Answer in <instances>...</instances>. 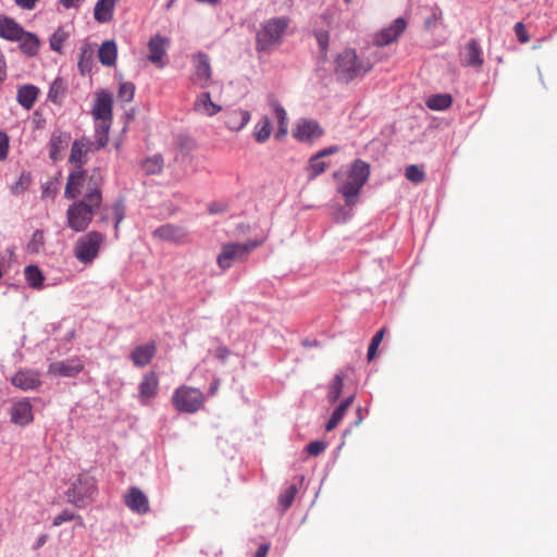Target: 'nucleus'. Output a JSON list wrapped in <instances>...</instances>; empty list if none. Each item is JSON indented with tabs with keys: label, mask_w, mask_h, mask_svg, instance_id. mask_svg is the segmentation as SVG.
Listing matches in <instances>:
<instances>
[{
	"label": "nucleus",
	"mask_w": 557,
	"mask_h": 557,
	"mask_svg": "<svg viewBox=\"0 0 557 557\" xmlns=\"http://www.w3.org/2000/svg\"><path fill=\"white\" fill-rule=\"evenodd\" d=\"M101 203L102 199L97 193H85L82 200L73 202L67 208V226L76 233L86 231Z\"/></svg>",
	"instance_id": "1"
},
{
	"label": "nucleus",
	"mask_w": 557,
	"mask_h": 557,
	"mask_svg": "<svg viewBox=\"0 0 557 557\" xmlns=\"http://www.w3.org/2000/svg\"><path fill=\"white\" fill-rule=\"evenodd\" d=\"M289 24L288 16L271 17L262 22L256 34V50L270 52L281 46Z\"/></svg>",
	"instance_id": "2"
},
{
	"label": "nucleus",
	"mask_w": 557,
	"mask_h": 557,
	"mask_svg": "<svg viewBox=\"0 0 557 557\" xmlns=\"http://www.w3.org/2000/svg\"><path fill=\"white\" fill-rule=\"evenodd\" d=\"M371 69L372 64L370 62L358 61L355 50L346 49L337 55L335 74L338 81L348 83L359 75L368 73Z\"/></svg>",
	"instance_id": "3"
},
{
	"label": "nucleus",
	"mask_w": 557,
	"mask_h": 557,
	"mask_svg": "<svg viewBox=\"0 0 557 557\" xmlns=\"http://www.w3.org/2000/svg\"><path fill=\"white\" fill-rule=\"evenodd\" d=\"M65 494L70 503L76 507H85L95 499L96 480L88 472H83L73 481Z\"/></svg>",
	"instance_id": "4"
},
{
	"label": "nucleus",
	"mask_w": 557,
	"mask_h": 557,
	"mask_svg": "<svg viewBox=\"0 0 557 557\" xmlns=\"http://www.w3.org/2000/svg\"><path fill=\"white\" fill-rule=\"evenodd\" d=\"M104 235L98 231H91L81 236L74 246L75 258L84 264L91 263L99 255Z\"/></svg>",
	"instance_id": "5"
},
{
	"label": "nucleus",
	"mask_w": 557,
	"mask_h": 557,
	"mask_svg": "<svg viewBox=\"0 0 557 557\" xmlns=\"http://www.w3.org/2000/svg\"><path fill=\"white\" fill-rule=\"evenodd\" d=\"M172 401L180 412L195 413L203 406L205 396L199 388L181 386L175 389Z\"/></svg>",
	"instance_id": "6"
},
{
	"label": "nucleus",
	"mask_w": 557,
	"mask_h": 557,
	"mask_svg": "<svg viewBox=\"0 0 557 557\" xmlns=\"http://www.w3.org/2000/svg\"><path fill=\"white\" fill-rule=\"evenodd\" d=\"M260 245V240H248L244 244L223 245L216 262L221 269L226 270L232 267L234 261L244 260L251 250Z\"/></svg>",
	"instance_id": "7"
},
{
	"label": "nucleus",
	"mask_w": 557,
	"mask_h": 557,
	"mask_svg": "<svg viewBox=\"0 0 557 557\" xmlns=\"http://www.w3.org/2000/svg\"><path fill=\"white\" fill-rule=\"evenodd\" d=\"M9 414L11 422L17 426L25 428L34 421L33 406L28 398L12 399Z\"/></svg>",
	"instance_id": "8"
},
{
	"label": "nucleus",
	"mask_w": 557,
	"mask_h": 557,
	"mask_svg": "<svg viewBox=\"0 0 557 557\" xmlns=\"http://www.w3.org/2000/svg\"><path fill=\"white\" fill-rule=\"evenodd\" d=\"M294 137L301 143H310L323 135V129L314 120L301 119L293 129Z\"/></svg>",
	"instance_id": "9"
},
{
	"label": "nucleus",
	"mask_w": 557,
	"mask_h": 557,
	"mask_svg": "<svg viewBox=\"0 0 557 557\" xmlns=\"http://www.w3.org/2000/svg\"><path fill=\"white\" fill-rule=\"evenodd\" d=\"M95 150V143L87 137H82L73 141L69 162L76 169H82L87 162V154Z\"/></svg>",
	"instance_id": "10"
},
{
	"label": "nucleus",
	"mask_w": 557,
	"mask_h": 557,
	"mask_svg": "<svg viewBox=\"0 0 557 557\" xmlns=\"http://www.w3.org/2000/svg\"><path fill=\"white\" fill-rule=\"evenodd\" d=\"M407 22L404 17H397L393 23L380 30L374 37V44L379 47L387 46L404 33L406 29Z\"/></svg>",
	"instance_id": "11"
},
{
	"label": "nucleus",
	"mask_w": 557,
	"mask_h": 557,
	"mask_svg": "<svg viewBox=\"0 0 557 557\" xmlns=\"http://www.w3.org/2000/svg\"><path fill=\"white\" fill-rule=\"evenodd\" d=\"M13 386L26 392L38 388L41 385L40 374L38 371L23 369L17 371L12 377Z\"/></svg>",
	"instance_id": "12"
},
{
	"label": "nucleus",
	"mask_w": 557,
	"mask_h": 557,
	"mask_svg": "<svg viewBox=\"0 0 557 557\" xmlns=\"http://www.w3.org/2000/svg\"><path fill=\"white\" fill-rule=\"evenodd\" d=\"M112 96L110 92L102 90L97 94L92 107V115L96 120L103 123H111L112 121Z\"/></svg>",
	"instance_id": "13"
},
{
	"label": "nucleus",
	"mask_w": 557,
	"mask_h": 557,
	"mask_svg": "<svg viewBox=\"0 0 557 557\" xmlns=\"http://www.w3.org/2000/svg\"><path fill=\"white\" fill-rule=\"evenodd\" d=\"M71 134L61 129L52 132L50 140L48 143L49 158L53 162L61 160V153L69 147L71 141Z\"/></svg>",
	"instance_id": "14"
},
{
	"label": "nucleus",
	"mask_w": 557,
	"mask_h": 557,
	"mask_svg": "<svg viewBox=\"0 0 557 557\" xmlns=\"http://www.w3.org/2000/svg\"><path fill=\"white\" fill-rule=\"evenodd\" d=\"M194 82L200 87H206L212 75L210 58L207 53L199 51L195 58Z\"/></svg>",
	"instance_id": "15"
},
{
	"label": "nucleus",
	"mask_w": 557,
	"mask_h": 557,
	"mask_svg": "<svg viewBox=\"0 0 557 557\" xmlns=\"http://www.w3.org/2000/svg\"><path fill=\"white\" fill-rule=\"evenodd\" d=\"M84 369L78 359H66L50 364L49 372L64 377H75Z\"/></svg>",
	"instance_id": "16"
},
{
	"label": "nucleus",
	"mask_w": 557,
	"mask_h": 557,
	"mask_svg": "<svg viewBox=\"0 0 557 557\" xmlns=\"http://www.w3.org/2000/svg\"><path fill=\"white\" fill-rule=\"evenodd\" d=\"M159 380L154 372H148L144 374L139 386V400L143 405H146L149 399L156 397L158 394Z\"/></svg>",
	"instance_id": "17"
},
{
	"label": "nucleus",
	"mask_w": 557,
	"mask_h": 557,
	"mask_svg": "<svg viewBox=\"0 0 557 557\" xmlns=\"http://www.w3.org/2000/svg\"><path fill=\"white\" fill-rule=\"evenodd\" d=\"M86 181V172L83 169H76L71 172L64 190L66 199H76L82 194V188Z\"/></svg>",
	"instance_id": "18"
},
{
	"label": "nucleus",
	"mask_w": 557,
	"mask_h": 557,
	"mask_svg": "<svg viewBox=\"0 0 557 557\" xmlns=\"http://www.w3.org/2000/svg\"><path fill=\"white\" fill-rule=\"evenodd\" d=\"M250 117L249 111L237 108L225 113L224 124L230 131L238 132L248 124Z\"/></svg>",
	"instance_id": "19"
},
{
	"label": "nucleus",
	"mask_w": 557,
	"mask_h": 557,
	"mask_svg": "<svg viewBox=\"0 0 557 557\" xmlns=\"http://www.w3.org/2000/svg\"><path fill=\"white\" fill-rule=\"evenodd\" d=\"M157 352V345L154 342H149L145 345H139L134 348L131 354V359L134 366L143 368L150 363Z\"/></svg>",
	"instance_id": "20"
},
{
	"label": "nucleus",
	"mask_w": 557,
	"mask_h": 557,
	"mask_svg": "<svg viewBox=\"0 0 557 557\" xmlns=\"http://www.w3.org/2000/svg\"><path fill=\"white\" fill-rule=\"evenodd\" d=\"M125 504L131 510L138 513H146L149 510L148 498L138 487L129 488L125 495Z\"/></svg>",
	"instance_id": "21"
},
{
	"label": "nucleus",
	"mask_w": 557,
	"mask_h": 557,
	"mask_svg": "<svg viewBox=\"0 0 557 557\" xmlns=\"http://www.w3.org/2000/svg\"><path fill=\"white\" fill-rule=\"evenodd\" d=\"M370 176V164L361 159H356L348 172L347 180L363 187Z\"/></svg>",
	"instance_id": "22"
},
{
	"label": "nucleus",
	"mask_w": 557,
	"mask_h": 557,
	"mask_svg": "<svg viewBox=\"0 0 557 557\" xmlns=\"http://www.w3.org/2000/svg\"><path fill=\"white\" fill-rule=\"evenodd\" d=\"M25 29L13 18L0 17V37L10 41H17L24 35Z\"/></svg>",
	"instance_id": "23"
},
{
	"label": "nucleus",
	"mask_w": 557,
	"mask_h": 557,
	"mask_svg": "<svg viewBox=\"0 0 557 557\" xmlns=\"http://www.w3.org/2000/svg\"><path fill=\"white\" fill-rule=\"evenodd\" d=\"M483 51L478 39L472 38L466 46L465 63L468 66L481 67L483 65Z\"/></svg>",
	"instance_id": "24"
},
{
	"label": "nucleus",
	"mask_w": 557,
	"mask_h": 557,
	"mask_svg": "<svg viewBox=\"0 0 557 557\" xmlns=\"http://www.w3.org/2000/svg\"><path fill=\"white\" fill-rule=\"evenodd\" d=\"M39 88L34 85H23L17 89L16 100L26 110H30L38 97Z\"/></svg>",
	"instance_id": "25"
},
{
	"label": "nucleus",
	"mask_w": 557,
	"mask_h": 557,
	"mask_svg": "<svg viewBox=\"0 0 557 557\" xmlns=\"http://www.w3.org/2000/svg\"><path fill=\"white\" fill-rule=\"evenodd\" d=\"M194 109L197 112L205 113L208 116H213L221 111V107L211 100V95L208 91L201 92L195 103Z\"/></svg>",
	"instance_id": "26"
},
{
	"label": "nucleus",
	"mask_w": 557,
	"mask_h": 557,
	"mask_svg": "<svg viewBox=\"0 0 557 557\" xmlns=\"http://www.w3.org/2000/svg\"><path fill=\"white\" fill-rule=\"evenodd\" d=\"M153 236L168 242H180L185 233L182 227L172 224H163L153 231Z\"/></svg>",
	"instance_id": "27"
},
{
	"label": "nucleus",
	"mask_w": 557,
	"mask_h": 557,
	"mask_svg": "<svg viewBox=\"0 0 557 557\" xmlns=\"http://www.w3.org/2000/svg\"><path fill=\"white\" fill-rule=\"evenodd\" d=\"M166 39L160 35H156L150 38L148 42L149 55L148 60L154 64L161 63L163 55L165 54Z\"/></svg>",
	"instance_id": "28"
},
{
	"label": "nucleus",
	"mask_w": 557,
	"mask_h": 557,
	"mask_svg": "<svg viewBox=\"0 0 557 557\" xmlns=\"http://www.w3.org/2000/svg\"><path fill=\"white\" fill-rule=\"evenodd\" d=\"M361 188L362 187L360 185L346 180V182L337 187V191L343 196L345 203L352 207L358 201Z\"/></svg>",
	"instance_id": "29"
},
{
	"label": "nucleus",
	"mask_w": 557,
	"mask_h": 557,
	"mask_svg": "<svg viewBox=\"0 0 557 557\" xmlns=\"http://www.w3.org/2000/svg\"><path fill=\"white\" fill-rule=\"evenodd\" d=\"M115 0H98L94 9V17L99 23H108L113 17Z\"/></svg>",
	"instance_id": "30"
},
{
	"label": "nucleus",
	"mask_w": 557,
	"mask_h": 557,
	"mask_svg": "<svg viewBox=\"0 0 557 557\" xmlns=\"http://www.w3.org/2000/svg\"><path fill=\"white\" fill-rule=\"evenodd\" d=\"M116 55L117 48L114 40H107L99 47L98 57L102 65H114L116 61Z\"/></svg>",
	"instance_id": "31"
},
{
	"label": "nucleus",
	"mask_w": 557,
	"mask_h": 557,
	"mask_svg": "<svg viewBox=\"0 0 557 557\" xmlns=\"http://www.w3.org/2000/svg\"><path fill=\"white\" fill-rule=\"evenodd\" d=\"M18 41L20 49L24 54H26L27 57H35L38 54L40 41L34 33L25 30L24 35Z\"/></svg>",
	"instance_id": "32"
},
{
	"label": "nucleus",
	"mask_w": 557,
	"mask_h": 557,
	"mask_svg": "<svg viewBox=\"0 0 557 557\" xmlns=\"http://www.w3.org/2000/svg\"><path fill=\"white\" fill-rule=\"evenodd\" d=\"M27 284L35 289H40L44 285L45 276L37 265H27L24 270Z\"/></svg>",
	"instance_id": "33"
},
{
	"label": "nucleus",
	"mask_w": 557,
	"mask_h": 557,
	"mask_svg": "<svg viewBox=\"0 0 557 557\" xmlns=\"http://www.w3.org/2000/svg\"><path fill=\"white\" fill-rule=\"evenodd\" d=\"M453 99L449 94L432 95L426 99V107L433 111H443L451 106Z\"/></svg>",
	"instance_id": "34"
},
{
	"label": "nucleus",
	"mask_w": 557,
	"mask_h": 557,
	"mask_svg": "<svg viewBox=\"0 0 557 557\" xmlns=\"http://www.w3.org/2000/svg\"><path fill=\"white\" fill-rule=\"evenodd\" d=\"M271 134V122L268 116H262L256 124L253 131V138L257 143H264L269 139Z\"/></svg>",
	"instance_id": "35"
},
{
	"label": "nucleus",
	"mask_w": 557,
	"mask_h": 557,
	"mask_svg": "<svg viewBox=\"0 0 557 557\" xmlns=\"http://www.w3.org/2000/svg\"><path fill=\"white\" fill-rule=\"evenodd\" d=\"M66 90V84L63 78L57 77L50 85L48 100L53 103H60Z\"/></svg>",
	"instance_id": "36"
},
{
	"label": "nucleus",
	"mask_w": 557,
	"mask_h": 557,
	"mask_svg": "<svg viewBox=\"0 0 557 557\" xmlns=\"http://www.w3.org/2000/svg\"><path fill=\"white\" fill-rule=\"evenodd\" d=\"M329 163L323 161L322 158L318 157V154H313L309 159L308 165V180L312 181L317 178L320 174L324 173L327 169Z\"/></svg>",
	"instance_id": "37"
},
{
	"label": "nucleus",
	"mask_w": 557,
	"mask_h": 557,
	"mask_svg": "<svg viewBox=\"0 0 557 557\" xmlns=\"http://www.w3.org/2000/svg\"><path fill=\"white\" fill-rule=\"evenodd\" d=\"M143 169L147 175H154L162 172L163 169V158L161 154H154L152 157L147 158L143 162Z\"/></svg>",
	"instance_id": "38"
},
{
	"label": "nucleus",
	"mask_w": 557,
	"mask_h": 557,
	"mask_svg": "<svg viewBox=\"0 0 557 557\" xmlns=\"http://www.w3.org/2000/svg\"><path fill=\"white\" fill-rule=\"evenodd\" d=\"M102 182L103 176L101 170L99 168H95L88 176L86 193H97L99 197L102 199V194L100 189Z\"/></svg>",
	"instance_id": "39"
},
{
	"label": "nucleus",
	"mask_w": 557,
	"mask_h": 557,
	"mask_svg": "<svg viewBox=\"0 0 557 557\" xmlns=\"http://www.w3.org/2000/svg\"><path fill=\"white\" fill-rule=\"evenodd\" d=\"M343 381H344V379L341 373H337L334 375V377L329 386V393H327L329 403L335 404L339 399L342 389H343V385H344Z\"/></svg>",
	"instance_id": "40"
},
{
	"label": "nucleus",
	"mask_w": 557,
	"mask_h": 557,
	"mask_svg": "<svg viewBox=\"0 0 557 557\" xmlns=\"http://www.w3.org/2000/svg\"><path fill=\"white\" fill-rule=\"evenodd\" d=\"M176 148L184 154H189L196 148V141L189 135L178 134L175 137Z\"/></svg>",
	"instance_id": "41"
},
{
	"label": "nucleus",
	"mask_w": 557,
	"mask_h": 557,
	"mask_svg": "<svg viewBox=\"0 0 557 557\" xmlns=\"http://www.w3.org/2000/svg\"><path fill=\"white\" fill-rule=\"evenodd\" d=\"M109 129H110V123L101 122L96 127L97 140L95 143V150H100V149L104 148L108 145V141H109Z\"/></svg>",
	"instance_id": "42"
},
{
	"label": "nucleus",
	"mask_w": 557,
	"mask_h": 557,
	"mask_svg": "<svg viewBox=\"0 0 557 557\" xmlns=\"http://www.w3.org/2000/svg\"><path fill=\"white\" fill-rule=\"evenodd\" d=\"M67 38L69 34L59 27L49 39L51 50L61 53L63 44Z\"/></svg>",
	"instance_id": "43"
},
{
	"label": "nucleus",
	"mask_w": 557,
	"mask_h": 557,
	"mask_svg": "<svg viewBox=\"0 0 557 557\" xmlns=\"http://www.w3.org/2000/svg\"><path fill=\"white\" fill-rule=\"evenodd\" d=\"M92 64V55L91 51L88 49L87 46L82 47L81 53H79V61H78V67L82 74H86L91 70Z\"/></svg>",
	"instance_id": "44"
},
{
	"label": "nucleus",
	"mask_w": 557,
	"mask_h": 557,
	"mask_svg": "<svg viewBox=\"0 0 557 557\" xmlns=\"http://www.w3.org/2000/svg\"><path fill=\"white\" fill-rule=\"evenodd\" d=\"M297 493L296 485H289L278 497V505L283 510L289 508L295 499Z\"/></svg>",
	"instance_id": "45"
},
{
	"label": "nucleus",
	"mask_w": 557,
	"mask_h": 557,
	"mask_svg": "<svg viewBox=\"0 0 557 557\" xmlns=\"http://www.w3.org/2000/svg\"><path fill=\"white\" fill-rule=\"evenodd\" d=\"M405 176L408 181L419 184L425 178V173L416 164L408 165L405 171Z\"/></svg>",
	"instance_id": "46"
},
{
	"label": "nucleus",
	"mask_w": 557,
	"mask_h": 557,
	"mask_svg": "<svg viewBox=\"0 0 557 557\" xmlns=\"http://www.w3.org/2000/svg\"><path fill=\"white\" fill-rule=\"evenodd\" d=\"M384 334H385V329L383 327V329L379 330L375 333V335L372 337L370 345L368 347V352H367V358L369 361L373 360V358L375 357L376 349H377L379 345L381 344V342L384 337Z\"/></svg>",
	"instance_id": "47"
},
{
	"label": "nucleus",
	"mask_w": 557,
	"mask_h": 557,
	"mask_svg": "<svg viewBox=\"0 0 557 557\" xmlns=\"http://www.w3.org/2000/svg\"><path fill=\"white\" fill-rule=\"evenodd\" d=\"M135 95V85L131 82L122 83L119 87L117 97L125 102L133 100Z\"/></svg>",
	"instance_id": "48"
},
{
	"label": "nucleus",
	"mask_w": 557,
	"mask_h": 557,
	"mask_svg": "<svg viewBox=\"0 0 557 557\" xmlns=\"http://www.w3.org/2000/svg\"><path fill=\"white\" fill-rule=\"evenodd\" d=\"M443 17L442 10L434 5L431 8V14L424 20V27L426 29H434L437 25V22L441 21Z\"/></svg>",
	"instance_id": "49"
},
{
	"label": "nucleus",
	"mask_w": 557,
	"mask_h": 557,
	"mask_svg": "<svg viewBox=\"0 0 557 557\" xmlns=\"http://www.w3.org/2000/svg\"><path fill=\"white\" fill-rule=\"evenodd\" d=\"M30 185V175L29 173L23 172L18 178V181L11 186V191L14 195H20L24 193Z\"/></svg>",
	"instance_id": "50"
},
{
	"label": "nucleus",
	"mask_w": 557,
	"mask_h": 557,
	"mask_svg": "<svg viewBox=\"0 0 557 557\" xmlns=\"http://www.w3.org/2000/svg\"><path fill=\"white\" fill-rule=\"evenodd\" d=\"M113 214H114V220H115V223H114V230L115 232L117 233L119 232V226H120V223L124 220L125 218V206H124V201L122 199H119L116 200L114 203H113Z\"/></svg>",
	"instance_id": "51"
},
{
	"label": "nucleus",
	"mask_w": 557,
	"mask_h": 557,
	"mask_svg": "<svg viewBox=\"0 0 557 557\" xmlns=\"http://www.w3.org/2000/svg\"><path fill=\"white\" fill-rule=\"evenodd\" d=\"M315 39L319 45L322 57L324 58L326 55V51L329 48V39H330L329 32H326V30L317 32Z\"/></svg>",
	"instance_id": "52"
},
{
	"label": "nucleus",
	"mask_w": 557,
	"mask_h": 557,
	"mask_svg": "<svg viewBox=\"0 0 557 557\" xmlns=\"http://www.w3.org/2000/svg\"><path fill=\"white\" fill-rule=\"evenodd\" d=\"M344 416H345V412L342 410V408L337 407L333 411L329 421L326 422V425H325L326 431H332L333 429H335L338 425V423L342 421Z\"/></svg>",
	"instance_id": "53"
},
{
	"label": "nucleus",
	"mask_w": 557,
	"mask_h": 557,
	"mask_svg": "<svg viewBox=\"0 0 557 557\" xmlns=\"http://www.w3.org/2000/svg\"><path fill=\"white\" fill-rule=\"evenodd\" d=\"M45 244L44 232L40 230H36L32 236V240L28 245L32 251H38L40 247Z\"/></svg>",
	"instance_id": "54"
},
{
	"label": "nucleus",
	"mask_w": 557,
	"mask_h": 557,
	"mask_svg": "<svg viewBox=\"0 0 557 557\" xmlns=\"http://www.w3.org/2000/svg\"><path fill=\"white\" fill-rule=\"evenodd\" d=\"M326 448V444L323 441H312L306 446V451L311 456H318L323 453Z\"/></svg>",
	"instance_id": "55"
},
{
	"label": "nucleus",
	"mask_w": 557,
	"mask_h": 557,
	"mask_svg": "<svg viewBox=\"0 0 557 557\" xmlns=\"http://www.w3.org/2000/svg\"><path fill=\"white\" fill-rule=\"evenodd\" d=\"M9 152V136L5 132L0 131V161L7 159Z\"/></svg>",
	"instance_id": "56"
},
{
	"label": "nucleus",
	"mask_w": 557,
	"mask_h": 557,
	"mask_svg": "<svg viewBox=\"0 0 557 557\" xmlns=\"http://www.w3.org/2000/svg\"><path fill=\"white\" fill-rule=\"evenodd\" d=\"M513 30L520 42L525 44L530 40V36L528 35L525 26L522 22L516 23Z\"/></svg>",
	"instance_id": "57"
},
{
	"label": "nucleus",
	"mask_w": 557,
	"mask_h": 557,
	"mask_svg": "<svg viewBox=\"0 0 557 557\" xmlns=\"http://www.w3.org/2000/svg\"><path fill=\"white\" fill-rule=\"evenodd\" d=\"M81 519L73 511L63 510L60 515H58L53 522H67L71 520Z\"/></svg>",
	"instance_id": "58"
},
{
	"label": "nucleus",
	"mask_w": 557,
	"mask_h": 557,
	"mask_svg": "<svg viewBox=\"0 0 557 557\" xmlns=\"http://www.w3.org/2000/svg\"><path fill=\"white\" fill-rule=\"evenodd\" d=\"M38 1L39 0H14L15 4L18 8L23 9V10H28V11L35 9Z\"/></svg>",
	"instance_id": "59"
},
{
	"label": "nucleus",
	"mask_w": 557,
	"mask_h": 557,
	"mask_svg": "<svg viewBox=\"0 0 557 557\" xmlns=\"http://www.w3.org/2000/svg\"><path fill=\"white\" fill-rule=\"evenodd\" d=\"M230 354V349L225 346H220L215 350V357L220 359L222 362H224L228 358Z\"/></svg>",
	"instance_id": "60"
},
{
	"label": "nucleus",
	"mask_w": 557,
	"mask_h": 557,
	"mask_svg": "<svg viewBox=\"0 0 557 557\" xmlns=\"http://www.w3.org/2000/svg\"><path fill=\"white\" fill-rule=\"evenodd\" d=\"M226 209H227L226 205H223V203H220V202H214V203L210 205L209 212L211 214H218V213L225 212Z\"/></svg>",
	"instance_id": "61"
},
{
	"label": "nucleus",
	"mask_w": 557,
	"mask_h": 557,
	"mask_svg": "<svg viewBox=\"0 0 557 557\" xmlns=\"http://www.w3.org/2000/svg\"><path fill=\"white\" fill-rule=\"evenodd\" d=\"M84 0H59L65 9L79 8Z\"/></svg>",
	"instance_id": "62"
},
{
	"label": "nucleus",
	"mask_w": 557,
	"mask_h": 557,
	"mask_svg": "<svg viewBox=\"0 0 557 557\" xmlns=\"http://www.w3.org/2000/svg\"><path fill=\"white\" fill-rule=\"evenodd\" d=\"M337 151H338L337 146H330L327 148H324V149L318 151L315 154H318V157H320V158H324V157L331 156Z\"/></svg>",
	"instance_id": "63"
},
{
	"label": "nucleus",
	"mask_w": 557,
	"mask_h": 557,
	"mask_svg": "<svg viewBox=\"0 0 557 557\" xmlns=\"http://www.w3.org/2000/svg\"><path fill=\"white\" fill-rule=\"evenodd\" d=\"M274 111L280 124L284 125V122L286 120V111L284 110V108L277 104Z\"/></svg>",
	"instance_id": "64"
}]
</instances>
